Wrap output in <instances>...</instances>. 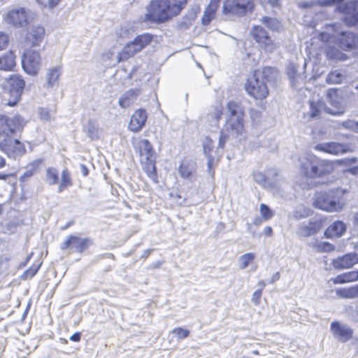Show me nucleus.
Segmentation results:
<instances>
[{
  "instance_id": "nucleus-54",
  "label": "nucleus",
  "mask_w": 358,
  "mask_h": 358,
  "mask_svg": "<svg viewBox=\"0 0 358 358\" xmlns=\"http://www.w3.org/2000/svg\"><path fill=\"white\" fill-rule=\"evenodd\" d=\"M320 248H321V250L324 252L333 251L335 248L334 245H333L332 244H331L328 242L322 243Z\"/></svg>"
},
{
  "instance_id": "nucleus-40",
  "label": "nucleus",
  "mask_w": 358,
  "mask_h": 358,
  "mask_svg": "<svg viewBox=\"0 0 358 358\" xmlns=\"http://www.w3.org/2000/svg\"><path fill=\"white\" fill-rule=\"evenodd\" d=\"M255 259V255L252 252H248L238 258L239 267L241 269L246 268L250 263Z\"/></svg>"
},
{
  "instance_id": "nucleus-20",
  "label": "nucleus",
  "mask_w": 358,
  "mask_h": 358,
  "mask_svg": "<svg viewBox=\"0 0 358 358\" xmlns=\"http://www.w3.org/2000/svg\"><path fill=\"white\" fill-rule=\"evenodd\" d=\"M222 130L233 138L237 137L243 131V119L229 117Z\"/></svg>"
},
{
  "instance_id": "nucleus-37",
  "label": "nucleus",
  "mask_w": 358,
  "mask_h": 358,
  "mask_svg": "<svg viewBox=\"0 0 358 358\" xmlns=\"http://www.w3.org/2000/svg\"><path fill=\"white\" fill-rule=\"evenodd\" d=\"M45 182L49 185H54L59 182V171L57 169L49 167L46 169Z\"/></svg>"
},
{
  "instance_id": "nucleus-15",
  "label": "nucleus",
  "mask_w": 358,
  "mask_h": 358,
  "mask_svg": "<svg viewBox=\"0 0 358 358\" xmlns=\"http://www.w3.org/2000/svg\"><path fill=\"white\" fill-rule=\"evenodd\" d=\"M278 176V173L275 169H270L266 171V175L262 172L254 173V180L259 184L267 187L272 189L279 190L280 182L278 179H275Z\"/></svg>"
},
{
  "instance_id": "nucleus-49",
  "label": "nucleus",
  "mask_w": 358,
  "mask_h": 358,
  "mask_svg": "<svg viewBox=\"0 0 358 358\" xmlns=\"http://www.w3.org/2000/svg\"><path fill=\"white\" fill-rule=\"evenodd\" d=\"M43 7L49 8H55L60 1V0H36Z\"/></svg>"
},
{
  "instance_id": "nucleus-63",
  "label": "nucleus",
  "mask_w": 358,
  "mask_h": 358,
  "mask_svg": "<svg viewBox=\"0 0 358 358\" xmlns=\"http://www.w3.org/2000/svg\"><path fill=\"white\" fill-rule=\"evenodd\" d=\"M343 161L345 162L346 165H350L357 162V157H354L351 158H346Z\"/></svg>"
},
{
  "instance_id": "nucleus-55",
  "label": "nucleus",
  "mask_w": 358,
  "mask_h": 358,
  "mask_svg": "<svg viewBox=\"0 0 358 358\" xmlns=\"http://www.w3.org/2000/svg\"><path fill=\"white\" fill-rule=\"evenodd\" d=\"M208 157V163H207V166H208V173L211 176H213L214 175V171L212 169V166H213V163L214 162V157L212 156V155H208L207 156Z\"/></svg>"
},
{
  "instance_id": "nucleus-7",
  "label": "nucleus",
  "mask_w": 358,
  "mask_h": 358,
  "mask_svg": "<svg viewBox=\"0 0 358 358\" xmlns=\"http://www.w3.org/2000/svg\"><path fill=\"white\" fill-rule=\"evenodd\" d=\"M92 244V240L89 238H81L75 235H70L61 243L62 250H68L69 254L74 252L82 253Z\"/></svg>"
},
{
  "instance_id": "nucleus-56",
  "label": "nucleus",
  "mask_w": 358,
  "mask_h": 358,
  "mask_svg": "<svg viewBox=\"0 0 358 358\" xmlns=\"http://www.w3.org/2000/svg\"><path fill=\"white\" fill-rule=\"evenodd\" d=\"M41 118L45 120H49L51 118L50 113L46 108H41L40 110Z\"/></svg>"
},
{
  "instance_id": "nucleus-58",
  "label": "nucleus",
  "mask_w": 358,
  "mask_h": 358,
  "mask_svg": "<svg viewBox=\"0 0 358 358\" xmlns=\"http://www.w3.org/2000/svg\"><path fill=\"white\" fill-rule=\"evenodd\" d=\"M222 115V108L216 107L215 108V111H214L213 115L215 117V119L217 120V122H218L221 119Z\"/></svg>"
},
{
  "instance_id": "nucleus-44",
  "label": "nucleus",
  "mask_w": 358,
  "mask_h": 358,
  "mask_svg": "<svg viewBox=\"0 0 358 358\" xmlns=\"http://www.w3.org/2000/svg\"><path fill=\"white\" fill-rule=\"evenodd\" d=\"M310 210L308 208L300 207L293 213V218L295 220H300L305 218L309 215Z\"/></svg>"
},
{
  "instance_id": "nucleus-59",
  "label": "nucleus",
  "mask_w": 358,
  "mask_h": 358,
  "mask_svg": "<svg viewBox=\"0 0 358 358\" xmlns=\"http://www.w3.org/2000/svg\"><path fill=\"white\" fill-rule=\"evenodd\" d=\"M214 17L210 15L208 13H205L202 17V24L204 25H207L210 24V22L212 21Z\"/></svg>"
},
{
  "instance_id": "nucleus-60",
  "label": "nucleus",
  "mask_w": 358,
  "mask_h": 358,
  "mask_svg": "<svg viewBox=\"0 0 358 358\" xmlns=\"http://www.w3.org/2000/svg\"><path fill=\"white\" fill-rule=\"evenodd\" d=\"M39 266L36 268H29L25 271V275L27 277L32 278L34 277L38 270Z\"/></svg>"
},
{
  "instance_id": "nucleus-50",
  "label": "nucleus",
  "mask_w": 358,
  "mask_h": 358,
  "mask_svg": "<svg viewBox=\"0 0 358 358\" xmlns=\"http://www.w3.org/2000/svg\"><path fill=\"white\" fill-rule=\"evenodd\" d=\"M262 289H257L253 293L251 301L255 305L257 306L260 303V299L262 297Z\"/></svg>"
},
{
  "instance_id": "nucleus-47",
  "label": "nucleus",
  "mask_w": 358,
  "mask_h": 358,
  "mask_svg": "<svg viewBox=\"0 0 358 358\" xmlns=\"http://www.w3.org/2000/svg\"><path fill=\"white\" fill-rule=\"evenodd\" d=\"M172 334L176 335L178 339H183L189 336V331L182 327H177L173 329Z\"/></svg>"
},
{
  "instance_id": "nucleus-9",
  "label": "nucleus",
  "mask_w": 358,
  "mask_h": 358,
  "mask_svg": "<svg viewBox=\"0 0 358 358\" xmlns=\"http://www.w3.org/2000/svg\"><path fill=\"white\" fill-rule=\"evenodd\" d=\"M24 120L20 116H13L12 118L0 114V136L9 137L17 130L22 128Z\"/></svg>"
},
{
  "instance_id": "nucleus-62",
  "label": "nucleus",
  "mask_w": 358,
  "mask_h": 358,
  "mask_svg": "<svg viewBox=\"0 0 358 358\" xmlns=\"http://www.w3.org/2000/svg\"><path fill=\"white\" fill-rule=\"evenodd\" d=\"M81 338V334L80 332H76L73 335L71 336L70 340L74 342L80 341Z\"/></svg>"
},
{
  "instance_id": "nucleus-13",
  "label": "nucleus",
  "mask_w": 358,
  "mask_h": 358,
  "mask_svg": "<svg viewBox=\"0 0 358 358\" xmlns=\"http://www.w3.org/2000/svg\"><path fill=\"white\" fill-rule=\"evenodd\" d=\"M335 43L344 51L358 48V34L350 31L339 32L335 36Z\"/></svg>"
},
{
  "instance_id": "nucleus-26",
  "label": "nucleus",
  "mask_w": 358,
  "mask_h": 358,
  "mask_svg": "<svg viewBox=\"0 0 358 358\" xmlns=\"http://www.w3.org/2000/svg\"><path fill=\"white\" fill-rule=\"evenodd\" d=\"M141 94L138 89H130L125 92L122 96L119 99V105L123 108H129L136 100L138 96Z\"/></svg>"
},
{
  "instance_id": "nucleus-39",
  "label": "nucleus",
  "mask_w": 358,
  "mask_h": 358,
  "mask_svg": "<svg viewBox=\"0 0 358 358\" xmlns=\"http://www.w3.org/2000/svg\"><path fill=\"white\" fill-rule=\"evenodd\" d=\"M287 75L291 80L292 85H295L301 75L298 73L297 66L294 64H289L287 68Z\"/></svg>"
},
{
  "instance_id": "nucleus-3",
  "label": "nucleus",
  "mask_w": 358,
  "mask_h": 358,
  "mask_svg": "<svg viewBox=\"0 0 358 358\" xmlns=\"http://www.w3.org/2000/svg\"><path fill=\"white\" fill-rule=\"evenodd\" d=\"M327 100L333 108L327 107L323 101L314 100L310 101V116L316 117L320 115L322 110L333 115H341L345 112V103L340 92L334 89H330L327 92Z\"/></svg>"
},
{
  "instance_id": "nucleus-10",
  "label": "nucleus",
  "mask_w": 358,
  "mask_h": 358,
  "mask_svg": "<svg viewBox=\"0 0 358 358\" xmlns=\"http://www.w3.org/2000/svg\"><path fill=\"white\" fill-rule=\"evenodd\" d=\"M41 66V57L38 52L27 50L22 57V66L24 71L31 76L36 75Z\"/></svg>"
},
{
  "instance_id": "nucleus-46",
  "label": "nucleus",
  "mask_w": 358,
  "mask_h": 358,
  "mask_svg": "<svg viewBox=\"0 0 358 358\" xmlns=\"http://www.w3.org/2000/svg\"><path fill=\"white\" fill-rule=\"evenodd\" d=\"M213 148V141L208 137H206L203 143V150L206 156L211 155L210 152Z\"/></svg>"
},
{
  "instance_id": "nucleus-30",
  "label": "nucleus",
  "mask_w": 358,
  "mask_h": 358,
  "mask_svg": "<svg viewBox=\"0 0 358 358\" xmlns=\"http://www.w3.org/2000/svg\"><path fill=\"white\" fill-rule=\"evenodd\" d=\"M142 159L155 157V150L150 142L147 139H141L137 143Z\"/></svg>"
},
{
  "instance_id": "nucleus-11",
  "label": "nucleus",
  "mask_w": 358,
  "mask_h": 358,
  "mask_svg": "<svg viewBox=\"0 0 358 358\" xmlns=\"http://www.w3.org/2000/svg\"><path fill=\"white\" fill-rule=\"evenodd\" d=\"M31 12L24 8H17L10 10L6 17V21L15 27H24L31 17Z\"/></svg>"
},
{
  "instance_id": "nucleus-45",
  "label": "nucleus",
  "mask_w": 358,
  "mask_h": 358,
  "mask_svg": "<svg viewBox=\"0 0 358 358\" xmlns=\"http://www.w3.org/2000/svg\"><path fill=\"white\" fill-rule=\"evenodd\" d=\"M261 215L264 220H268L273 217V212L271 208L266 204L262 203L259 208Z\"/></svg>"
},
{
  "instance_id": "nucleus-5",
  "label": "nucleus",
  "mask_w": 358,
  "mask_h": 358,
  "mask_svg": "<svg viewBox=\"0 0 358 358\" xmlns=\"http://www.w3.org/2000/svg\"><path fill=\"white\" fill-rule=\"evenodd\" d=\"M301 169L307 177L315 178L330 173L333 171V166L327 161L314 157H304L301 160Z\"/></svg>"
},
{
  "instance_id": "nucleus-23",
  "label": "nucleus",
  "mask_w": 358,
  "mask_h": 358,
  "mask_svg": "<svg viewBox=\"0 0 358 358\" xmlns=\"http://www.w3.org/2000/svg\"><path fill=\"white\" fill-rule=\"evenodd\" d=\"M321 229V223L315 222H310L307 224L299 226L296 234L299 237H309L317 234Z\"/></svg>"
},
{
  "instance_id": "nucleus-18",
  "label": "nucleus",
  "mask_w": 358,
  "mask_h": 358,
  "mask_svg": "<svg viewBox=\"0 0 358 358\" xmlns=\"http://www.w3.org/2000/svg\"><path fill=\"white\" fill-rule=\"evenodd\" d=\"M148 119V114L145 110L138 109L131 115L128 128L134 132L140 131L145 126Z\"/></svg>"
},
{
  "instance_id": "nucleus-4",
  "label": "nucleus",
  "mask_w": 358,
  "mask_h": 358,
  "mask_svg": "<svg viewBox=\"0 0 358 358\" xmlns=\"http://www.w3.org/2000/svg\"><path fill=\"white\" fill-rule=\"evenodd\" d=\"M25 87V82L19 75H12L1 84L2 96L7 105L15 106L20 99Z\"/></svg>"
},
{
  "instance_id": "nucleus-8",
  "label": "nucleus",
  "mask_w": 358,
  "mask_h": 358,
  "mask_svg": "<svg viewBox=\"0 0 358 358\" xmlns=\"http://www.w3.org/2000/svg\"><path fill=\"white\" fill-rule=\"evenodd\" d=\"M245 90L256 99H263L268 94V86L264 80L253 75L248 79Z\"/></svg>"
},
{
  "instance_id": "nucleus-12",
  "label": "nucleus",
  "mask_w": 358,
  "mask_h": 358,
  "mask_svg": "<svg viewBox=\"0 0 358 358\" xmlns=\"http://www.w3.org/2000/svg\"><path fill=\"white\" fill-rule=\"evenodd\" d=\"M0 150L8 157L13 159L22 155L26 151L23 143L10 138H4L0 142Z\"/></svg>"
},
{
  "instance_id": "nucleus-14",
  "label": "nucleus",
  "mask_w": 358,
  "mask_h": 358,
  "mask_svg": "<svg viewBox=\"0 0 358 358\" xmlns=\"http://www.w3.org/2000/svg\"><path fill=\"white\" fill-rule=\"evenodd\" d=\"M253 8L254 4L250 1L246 3L229 1L224 3L222 12L225 15L231 14L236 16H242L245 15L248 11L251 12Z\"/></svg>"
},
{
  "instance_id": "nucleus-17",
  "label": "nucleus",
  "mask_w": 358,
  "mask_h": 358,
  "mask_svg": "<svg viewBox=\"0 0 358 358\" xmlns=\"http://www.w3.org/2000/svg\"><path fill=\"white\" fill-rule=\"evenodd\" d=\"M331 331L334 338L338 341L345 343L352 337L353 330L345 324L334 321L331 324Z\"/></svg>"
},
{
  "instance_id": "nucleus-38",
  "label": "nucleus",
  "mask_w": 358,
  "mask_h": 358,
  "mask_svg": "<svg viewBox=\"0 0 358 358\" xmlns=\"http://www.w3.org/2000/svg\"><path fill=\"white\" fill-rule=\"evenodd\" d=\"M84 131L92 140L98 138V127L94 121L88 120L87 124L84 126Z\"/></svg>"
},
{
  "instance_id": "nucleus-64",
  "label": "nucleus",
  "mask_w": 358,
  "mask_h": 358,
  "mask_svg": "<svg viewBox=\"0 0 358 358\" xmlns=\"http://www.w3.org/2000/svg\"><path fill=\"white\" fill-rule=\"evenodd\" d=\"M220 2V0H210V4L208 6L217 10L219 6Z\"/></svg>"
},
{
  "instance_id": "nucleus-35",
  "label": "nucleus",
  "mask_w": 358,
  "mask_h": 358,
  "mask_svg": "<svg viewBox=\"0 0 358 358\" xmlns=\"http://www.w3.org/2000/svg\"><path fill=\"white\" fill-rule=\"evenodd\" d=\"M61 177V181L57 187V192L59 193L62 192L65 189L73 185L71 174L66 168L63 169Z\"/></svg>"
},
{
  "instance_id": "nucleus-6",
  "label": "nucleus",
  "mask_w": 358,
  "mask_h": 358,
  "mask_svg": "<svg viewBox=\"0 0 358 358\" xmlns=\"http://www.w3.org/2000/svg\"><path fill=\"white\" fill-rule=\"evenodd\" d=\"M153 39V36L148 33L138 35L133 41L128 43L117 55V62H121L133 57L149 45Z\"/></svg>"
},
{
  "instance_id": "nucleus-34",
  "label": "nucleus",
  "mask_w": 358,
  "mask_h": 358,
  "mask_svg": "<svg viewBox=\"0 0 358 358\" xmlns=\"http://www.w3.org/2000/svg\"><path fill=\"white\" fill-rule=\"evenodd\" d=\"M337 296L343 299H354L358 296V285L349 288H339L336 289Z\"/></svg>"
},
{
  "instance_id": "nucleus-24",
  "label": "nucleus",
  "mask_w": 358,
  "mask_h": 358,
  "mask_svg": "<svg viewBox=\"0 0 358 358\" xmlns=\"http://www.w3.org/2000/svg\"><path fill=\"white\" fill-rule=\"evenodd\" d=\"M45 29L41 26L32 27L27 34L26 40L32 46H37L42 41Z\"/></svg>"
},
{
  "instance_id": "nucleus-33",
  "label": "nucleus",
  "mask_w": 358,
  "mask_h": 358,
  "mask_svg": "<svg viewBox=\"0 0 358 358\" xmlns=\"http://www.w3.org/2000/svg\"><path fill=\"white\" fill-rule=\"evenodd\" d=\"M60 75L61 68L59 66L49 69L46 75V87H52L57 85Z\"/></svg>"
},
{
  "instance_id": "nucleus-29",
  "label": "nucleus",
  "mask_w": 358,
  "mask_h": 358,
  "mask_svg": "<svg viewBox=\"0 0 358 358\" xmlns=\"http://www.w3.org/2000/svg\"><path fill=\"white\" fill-rule=\"evenodd\" d=\"M196 171V163L192 160L184 159L178 169L180 176L183 178L190 179Z\"/></svg>"
},
{
  "instance_id": "nucleus-48",
  "label": "nucleus",
  "mask_w": 358,
  "mask_h": 358,
  "mask_svg": "<svg viewBox=\"0 0 358 358\" xmlns=\"http://www.w3.org/2000/svg\"><path fill=\"white\" fill-rule=\"evenodd\" d=\"M230 136L229 134H227L226 131H223L222 130L220 132V138L218 142V148H224L226 142L230 138Z\"/></svg>"
},
{
  "instance_id": "nucleus-28",
  "label": "nucleus",
  "mask_w": 358,
  "mask_h": 358,
  "mask_svg": "<svg viewBox=\"0 0 358 358\" xmlns=\"http://www.w3.org/2000/svg\"><path fill=\"white\" fill-rule=\"evenodd\" d=\"M155 157L142 159V164L148 176L155 183L158 182V178L155 166Z\"/></svg>"
},
{
  "instance_id": "nucleus-61",
  "label": "nucleus",
  "mask_w": 358,
  "mask_h": 358,
  "mask_svg": "<svg viewBox=\"0 0 358 358\" xmlns=\"http://www.w3.org/2000/svg\"><path fill=\"white\" fill-rule=\"evenodd\" d=\"M342 124L345 128L353 129L355 127L356 123L355 121L352 120H347L343 122Z\"/></svg>"
},
{
  "instance_id": "nucleus-2",
  "label": "nucleus",
  "mask_w": 358,
  "mask_h": 358,
  "mask_svg": "<svg viewBox=\"0 0 358 358\" xmlns=\"http://www.w3.org/2000/svg\"><path fill=\"white\" fill-rule=\"evenodd\" d=\"M345 192L341 188L318 192L315 195L313 204L315 208L327 212L341 211L346 203Z\"/></svg>"
},
{
  "instance_id": "nucleus-36",
  "label": "nucleus",
  "mask_w": 358,
  "mask_h": 358,
  "mask_svg": "<svg viewBox=\"0 0 358 358\" xmlns=\"http://www.w3.org/2000/svg\"><path fill=\"white\" fill-rule=\"evenodd\" d=\"M261 22L272 31H278L282 28L281 22L275 17L264 16L260 19Z\"/></svg>"
},
{
  "instance_id": "nucleus-53",
  "label": "nucleus",
  "mask_w": 358,
  "mask_h": 358,
  "mask_svg": "<svg viewBox=\"0 0 358 358\" xmlns=\"http://www.w3.org/2000/svg\"><path fill=\"white\" fill-rule=\"evenodd\" d=\"M334 284H343L348 282L345 273L337 275L334 280Z\"/></svg>"
},
{
  "instance_id": "nucleus-41",
  "label": "nucleus",
  "mask_w": 358,
  "mask_h": 358,
  "mask_svg": "<svg viewBox=\"0 0 358 358\" xmlns=\"http://www.w3.org/2000/svg\"><path fill=\"white\" fill-rule=\"evenodd\" d=\"M327 56L328 58L334 59V60H340L343 61L347 58V55L336 48H329L327 52Z\"/></svg>"
},
{
  "instance_id": "nucleus-51",
  "label": "nucleus",
  "mask_w": 358,
  "mask_h": 358,
  "mask_svg": "<svg viewBox=\"0 0 358 358\" xmlns=\"http://www.w3.org/2000/svg\"><path fill=\"white\" fill-rule=\"evenodd\" d=\"M8 36L0 31V50L4 49L8 43Z\"/></svg>"
},
{
  "instance_id": "nucleus-31",
  "label": "nucleus",
  "mask_w": 358,
  "mask_h": 358,
  "mask_svg": "<svg viewBox=\"0 0 358 358\" xmlns=\"http://www.w3.org/2000/svg\"><path fill=\"white\" fill-rule=\"evenodd\" d=\"M15 64V55L12 51H9L0 57V70L12 71Z\"/></svg>"
},
{
  "instance_id": "nucleus-25",
  "label": "nucleus",
  "mask_w": 358,
  "mask_h": 358,
  "mask_svg": "<svg viewBox=\"0 0 358 358\" xmlns=\"http://www.w3.org/2000/svg\"><path fill=\"white\" fill-rule=\"evenodd\" d=\"M343 10L347 14L345 22L348 26H354L358 22V10H356L355 3H346L343 6Z\"/></svg>"
},
{
  "instance_id": "nucleus-27",
  "label": "nucleus",
  "mask_w": 358,
  "mask_h": 358,
  "mask_svg": "<svg viewBox=\"0 0 358 358\" xmlns=\"http://www.w3.org/2000/svg\"><path fill=\"white\" fill-rule=\"evenodd\" d=\"M346 231V225L341 221H336L325 230L324 236L329 238L340 237Z\"/></svg>"
},
{
  "instance_id": "nucleus-21",
  "label": "nucleus",
  "mask_w": 358,
  "mask_h": 358,
  "mask_svg": "<svg viewBox=\"0 0 358 358\" xmlns=\"http://www.w3.org/2000/svg\"><path fill=\"white\" fill-rule=\"evenodd\" d=\"M357 264L356 259V252L347 253L342 257H338L332 261V266L334 268L342 270L352 267Z\"/></svg>"
},
{
  "instance_id": "nucleus-32",
  "label": "nucleus",
  "mask_w": 358,
  "mask_h": 358,
  "mask_svg": "<svg viewBox=\"0 0 358 358\" xmlns=\"http://www.w3.org/2000/svg\"><path fill=\"white\" fill-rule=\"evenodd\" d=\"M227 108L230 113V117L243 119L244 108L238 101H229L227 103Z\"/></svg>"
},
{
  "instance_id": "nucleus-57",
  "label": "nucleus",
  "mask_w": 358,
  "mask_h": 358,
  "mask_svg": "<svg viewBox=\"0 0 358 358\" xmlns=\"http://www.w3.org/2000/svg\"><path fill=\"white\" fill-rule=\"evenodd\" d=\"M314 5H315V2L313 1H301L299 3V6L301 8H312Z\"/></svg>"
},
{
  "instance_id": "nucleus-22",
  "label": "nucleus",
  "mask_w": 358,
  "mask_h": 358,
  "mask_svg": "<svg viewBox=\"0 0 358 358\" xmlns=\"http://www.w3.org/2000/svg\"><path fill=\"white\" fill-rule=\"evenodd\" d=\"M254 74L257 78H260L267 83H275L278 77V71L277 68L272 66H265L262 69L255 71Z\"/></svg>"
},
{
  "instance_id": "nucleus-43",
  "label": "nucleus",
  "mask_w": 358,
  "mask_h": 358,
  "mask_svg": "<svg viewBox=\"0 0 358 358\" xmlns=\"http://www.w3.org/2000/svg\"><path fill=\"white\" fill-rule=\"evenodd\" d=\"M36 172V168L35 165H29L25 171L20 176V181L22 182H27Z\"/></svg>"
},
{
  "instance_id": "nucleus-1",
  "label": "nucleus",
  "mask_w": 358,
  "mask_h": 358,
  "mask_svg": "<svg viewBox=\"0 0 358 358\" xmlns=\"http://www.w3.org/2000/svg\"><path fill=\"white\" fill-rule=\"evenodd\" d=\"M187 0H150L146 6L144 20L162 24L180 14Z\"/></svg>"
},
{
  "instance_id": "nucleus-52",
  "label": "nucleus",
  "mask_w": 358,
  "mask_h": 358,
  "mask_svg": "<svg viewBox=\"0 0 358 358\" xmlns=\"http://www.w3.org/2000/svg\"><path fill=\"white\" fill-rule=\"evenodd\" d=\"M348 282L357 280L358 274L357 271H352L345 273Z\"/></svg>"
},
{
  "instance_id": "nucleus-42",
  "label": "nucleus",
  "mask_w": 358,
  "mask_h": 358,
  "mask_svg": "<svg viewBox=\"0 0 358 358\" xmlns=\"http://www.w3.org/2000/svg\"><path fill=\"white\" fill-rule=\"evenodd\" d=\"M343 76L337 71L329 73L326 78L328 84H338L342 81Z\"/></svg>"
},
{
  "instance_id": "nucleus-19",
  "label": "nucleus",
  "mask_w": 358,
  "mask_h": 358,
  "mask_svg": "<svg viewBox=\"0 0 358 358\" xmlns=\"http://www.w3.org/2000/svg\"><path fill=\"white\" fill-rule=\"evenodd\" d=\"M253 38L262 48L270 49L272 46V40L267 31L261 26H254L251 30Z\"/></svg>"
},
{
  "instance_id": "nucleus-16",
  "label": "nucleus",
  "mask_w": 358,
  "mask_h": 358,
  "mask_svg": "<svg viewBox=\"0 0 358 358\" xmlns=\"http://www.w3.org/2000/svg\"><path fill=\"white\" fill-rule=\"evenodd\" d=\"M315 149L334 155L352 152L348 145L336 142L319 143L315 147Z\"/></svg>"
}]
</instances>
